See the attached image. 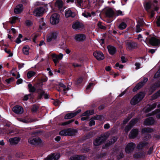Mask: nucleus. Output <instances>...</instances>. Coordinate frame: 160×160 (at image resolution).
Listing matches in <instances>:
<instances>
[{
  "label": "nucleus",
  "instance_id": "nucleus-1",
  "mask_svg": "<svg viewBox=\"0 0 160 160\" xmlns=\"http://www.w3.org/2000/svg\"><path fill=\"white\" fill-rule=\"evenodd\" d=\"M144 93L141 92L136 94L131 99L130 103L132 105H135L140 102L144 98Z\"/></svg>",
  "mask_w": 160,
  "mask_h": 160
},
{
  "label": "nucleus",
  "instance_id": "nucleus-2",
  "mask_svg": "<svg viewBox=\"0 0 160 160\" xmlns=\"http://www.w3.org/2000/svg\"><path fill=\"white\" fill-rule=\"evenodd\" d=\"M109 136L108 133H106L97 138L93 141L94 145L95 146L100 145L108 138Z\"/></svg>",
  "mask_w": 160,
  "mask_h": 160
},
{
  "label": "nucleus",
  "instance_id": "nucleus-3",
  "mask_svg": "<svg viewBox=\"0 0 160 160\" xmlns=\"http://www.w3.org/2000/svg\"><path fill=\"white\" fill-rule=\"evenodd\" d=\"M77 131L75 129L68 128L63 130L60 132L59 134L61 136H70L74 135L76 133Z\"/></svg>",
  "mask_w": 160,
  "mask_h": 160
},
{
  "label": "nucleus",
  "instance_id": "nucleus-4",
  "mask_svg": "<svg viewBox=\"0 0 160 160\" xmlns=\"http://www.w3.org/2000/svg\"><path fill=\"white\" fill-rule=\"evenodd\" d=\"M125 46L128 51H132L138 48V44L137 42L131 41L126 42Z\"/></svg>",
  "mask_w": 160,
  "mask_h": 160
},
{
  "label": "nucleus",
  "instance_id": "nucleus-5",
  "mask_svg": "<svg viewBox=\"0 0 160 160\" xmlns=\"http://www.w3.org/2000/svg\"><path fill=\"white\" fill-rule=\"evenodd\" d=\"M136 147V144L133 142H130L126 146L125 150L126 153H129L132 152Z\"/></svg>",
  "mask_w": 160,
  "mask_h": 160
},
{
  "label": "nucleus",
  "instance_id": "nucleus-6",
  "mask_svg": "<svg viewBox=\"0 0 160 160\" xmlns=\"http://www.w3.org/2000/svg\"><path fill=\"white\" fill-rule=\"evenodd\" d=\"M59 16L56 13L53 14L50 19L51 23L53 25H55L58 23L59 21Z\"/></svg>",
  "mask_w": 160,
  "mask_h": 160
},
{
  "label": "nucleus",
  "instance_id": "nucleus-7",
  "mask_svg": "<svg viewBox=\"0 0 160 160\" xmlns=\"http://www.w3.org/2000/svg\"><path fill=\"white\" fill-rule=\"evenodd\" d=\"M157 2L158 1H157L154 0L153 3H151V2H146L144 5L145 9L148 11L150 9L151 7L152 6V5H153L154 7V10L156 11H157L158 10V8L157 7Z\"/></svg>",
  "mask_w": 160,
  "mask_h": 160
},
{
  "label": "nucleus",
  "instance_id": "nucleus-8",
  "mask_svg": "<svg viewBox=\"0 0 160 160\" xmlns=\"http://www.w3.org/2000/svg\"><path fill=\"white\" fill-rule=\"evenodd\" d=\"M28 142L32 145H39L41 142V140L38 137L30 138L28 140Z\"/></svg>",
  "mask_w": 160,
  "mask_h": 160
},
{
  "label": "nucleus",
  "instance_id": "nucleus-9",
  "mask_svg": "<svg viewBox=\"0 0 160 160\" xmlns=\"http://www.w3.org/2000/svg\"><path fill=\"white\" fill-rule=\"evenodd\" d=\"M94 113L93 110H87L84 113L82 114L81 116H85L81 118V119L82 121L87 120L88 119V116L93 114Z\"/></svg>",
  "mask_w": 160,
  "mask_h": 160
},
{
  "label": "nucleus",
  "instance_id": "nucleus-10",
  "mask_svg": "<svg viewBox=\"0 0 160 160\" xmlns=\"http://www.w3.org/2000/svg\"><path fill=\"white\" fill-rule=\"evenodd\" d=\"M149 43L151 45L157 46L159 45L160 43V40L154 37H152L149 39Z\"/></svg>",
  "mask_w": 160,
  "mask_h": 160
},
{
  "label": "nucleus",
  "instance_id": "nucleus-11",
  "mask_svg": "<svg viewBox=\"0 0 160 160\" xmlns=\"http://www.w3.org/2000/svg\"><path fill=\"white\" fill-rule=\"evenodd\" d=\"M148 80V78H144L143 80L137 85L133 88V92H135L140 89L145 84V83L147 82Z\"/></svg>",
  "mask_w": 160,
  "mask_h": 160
},
{
  "label": "nucleus",
  "instance_id": "nucleus-12",
  "mask_svg": "<svg viewBox=\"0 0 160 160\" xmlns=\"http://www.w3.org/2000/svg\"><path fill=\"white\" fill-rule=\"evenodd\" d=\"M44 8L42 7H40L36 8L33 11L34 15L36 16H39L44 12Z\"/></svg>",
  "mask_w": 160,
  "mask_h": 160
},
{
  "label": "nucleus",
  "instance_id": "nucleus-13",
  "mask_svg": "<svg viewBox=\"0 0 160 160\" xmlns=\"http://www.w3.org/2000/svg\"><path fill=\"white\" fill-rule=\"evenodd\" d=\"M148 144L146 141H141L137 145V148L139 150H142L144 148H148Z\"/></svg>",
  "mask_w": 160,
  "mask_h": 160
},
{
  "label": "nucleus",
  "instance_id": "nucleus-14",
  "mask_svg": "<svg viewBox=\"0 0 160 160\" xmlns=\"http://www.w3.org/2000/svg\"><path fill=\"white\" fill-rule=\"evenodd\" d=\"M63 55L62 53H60L58 55H57L55 54H53L52 55V57L54 63L56 64L58 62L59 60L61 59Z\"/></svg>",
  "mask_w": 160,
  "mask_h": 160
},
{
  "label": "nucleus",
  "instance_id": "nucleus-15",
  "mask_svg": "<svg viewBox=\"0 0 160 160\" xmlns=\"http://www.w3.org/2000/svg\"><path fill=\"white\" fill-rule=\"evenodd\" d=\"M84 25L82 23L78 22H74L72 25V28L75 30H81L84 28Z\"/></svg>",
  "mask_w": 160,
  "mask_h": 160
},
{
  "label": "nucleus",
  "instance_id": "nucleus-16",
  "mask_svg": "<svg viewBox=\"0 0 160 160\" xmlns=\"http://www.w3.org/2000/svg\"><path fill=\"white\" fill-rule=\"evenodd\" d=\"M74 39L78 42H83L86 39V36L83 34H78L75 35Z\"/></svg>",
  "mask_w": 160,
  "mask_h": 160
},
{
  "label": "nucleus",
  "instance_id": "nucleus-17",
  "mask_svg": "<svg viewBox=\"0 0 160 160\" xmlns=\"http://www.w3.org/2000/svg\"><path fill=\"white\" fill-rule=\"evenodd\" d=\"M60 157L59 154L52 153L48 155L44 160H58Z\"/></svg>",
  "mask_w": 160,
  "mask_h": 160
},
{
  "label": "nucleus",
  "instance_id": "nucleus-18",
  "mask_svg": "<svg viewBox=\"0 0 160 160\" xmlns=\"http://www.w3.org/2000/svg\"><path fill=\"white\" fill-rule=\"evenodd\" d=\"M94 56L98 60H101L104 58V56L102 53L100 51L94 52L93 53Z\"/></svg>",
  "mask_w": 160,
  "mask_h": 160
},
{
  "label": "nucleus",
  "instance_id": "nucleus-19",
  "mask_svg": "<svg viewBox=\"0 0 160 160\" xmlns=\"http://www.w3.org/2000/svg\"><path fill=\"white\" fill-rule=\"evenodd\" d=\"M57 33L55 32H51L50 33L47 37V41L49 42L55 39L57 37Z\"/></svg>",
  "mask_w": 160,
  "mask_h": 160
},
{
  "label": "nucleus",
  "instance_id": "nucleus-20",
  "mask_svg": "<svg viewBox=\"0 0 160 160\" xmlns=\"http://www.w3.org/2000/svg\"><path fill=\"white\" fill-rule=\"evenodd\" d=\"M13 111L17 114H21L23 112L22 108L20 106L17 105L14 106L12 108Z\"/></svg>",
  "mask_w": 160,
  "mask_h": 160
},
{
  "label": "nucleus",
  "instance_id": "nucleus-21",
  "mask_svg": "<svg viewBox=\"0 0 160 160\" xmlns=\"http://www.w3.org/2000/svg\"><path fill=\"white\" fill-rule=\"evenodd\" d=\"M81 111V109H78L77 111L74 112H71L67 114L65 116L66 119H69L77 115L78 113Z\"/></svg>",
  "mask_w": 160,
  "mask_h": 160
},
{
  "label": "nucleus",
  "instance_id": "nucleus-22",
  "mask_svg": "<svg viewBox=\"0 0 160 160\" xmlns=\"http://www.w3.org/2000/svg\"><path fill=\"white\" fill-rule=\"evenodd\" d=\"M38 92L39 94L38 96V98L41 99L42 96H44V98L45 99H48L49 98V95L47 93H46L43 90L40 89L39 90Z\"/></svg>",
  "mask_w": 160,
  "mask_h": 160
},
{
  "label": "nucleus",
  "instance_id": "nucleus-23",
  "mask_svg": "<svg viewBox=\"0 0 160 160\" xmlns=\"http://www.w3.org/2000/svg\"><path fill=\"white\" fill-rule=\"evenodd\" d=\"M154 122V119L152 117L147 118L144 121V124L145 125L148 126L153 124Z\"/></svg>",
  "mask_w": 160,
  "mask_h": 160
},
{
  "label": "nucleus",
  "instance_id": "nucleus-24",
  "mask_svg": "<svg viewBox=\"0 0 160 160\" xmlns=\"http://www.w3.org/2000/svg\"><path fill=\"white\" fill-rule=\"evenodd\" d=\"M138 133V129H133L131 131L129 136L130 138H133L136 137Z\"/></svg>",
  "mask_w": 160,
  "mask_h": 160
},
{
  "label": "nucleus",
  "instance_id": "nucleus-25",
  "mask_svg": "<svg viewBox=\"0 0 160 160\" xmlns=\"http://www.w3.org/2000/svg\"><path fill=\"white\" fill-rule=\"evenodd\" d=\"M20 141V138L19 137H15L9 139V141L12 145H15L18 143Z\"/></svg>",
  "mask_w": 160,
  "mask_h": 160
},
{
  "label": "nucleus",
  "instance_id": "nucleus-26",
  "mask_svg": "<svg viewBox=\"0 0 160 160\" xmlns=\"http://www.w3.org/2000/svg\"><path fill=\"white\" fill-rule=\"evenodd\" d=\"M23 5L22 4L18 5L14 10V12L16 14L20 13L23 10Z\"/></svg>",
  "mask_w": 160,
  "mask_h": 160
},
{
  "label": "nucleus",
  "instance_id": "nucleus-27",
  "mask_svg": "<svg viewBox=\"0 0 160 160\" xmlns=\"http://www.w3.org/2000/svg\"><path fill=\"white\" fill-rule=\"evenodd\" d=\"M117 138L115 137H113L111 139V141L108 142L106 143L104 146H103V148H107L108 147L112 144L114 143L117 140Z\"/></svg>",
  "mask_w": 160,
  "mask_h": 160
},
{
  "label": "nucleus",
  "instance_id": "nucleus-28",
  "mask_svg": "<svg viewBox=\"0 0 160 160\" xmlns=\"http://www.w3.org/2000/svg\"><path fill=\"white\" fill-rule=\"evenodd\" d=\"M85 158L84 156L76 155L71 157L69 160H83Z\"/></svg>",
  "mask_w": 160,
  "mask_h": 160
},
{
  "label": "nucleus",
  "instance_id": "nucleus-29",
  "mask_svg": "<svg viewBox=\"0 0 160 160\" xmlns=\"http://www.w3.org/2000/svg\"><path fill=\"white\" fill-rule=\"evenodd\" d=\"M107 48L109 54L111 55H113L116 52V48L113 46H108Z\"/></svg>",
  "mask_w": 160,
  "mask_h": 160
},
{
  "label": "nucleus",
  "instance_id": "nucleus-30",
  "mask_svg": "<svg viewBox=\"0 0 160 160\" xmlns=\"http://www.w3.org/2000/svg\"><path fill=\"white\" fill-rule=\"evenodd\" d=\"M106 16L109 18H112L115 16V13L111 9H109L107 10L106 12Z\"/></svg>",
  "mask_w": 160,
  "mask_h": 160
},
{
  "label": "nucleus",
  "instance_id": "nucleus-31",
  "mask_svg": "<svg viewBox=\"0 0 160 160\" xmlns=\"http://www.w3.org/2000/svg\"><path fill=\"white\" fill-rule=\"evenodd\" d=\"M65 16L66 17L68 18L71 17L72 18L74 17L75 16V14L72 12L70 10H68L65 11Z\"/></svg>",
  "mask_w": 160,
  "mask_h": 160
},
{
  "label": "nucleus",
  "instance_id": "nucleus-32",
  "mask_svg": "<svg viewBox=\"0 0 160 160\" xmlns=\"http://www.w3.org/2000/svg\"><path fill=\"white\" fill-rule=\"evenodd\" d=\"M157 105L156 103H154L152 105H148L147 106L146 109L145 110L146 112H149L155 108Z\"/></svg>",
  "mask_w": 160,
  "mask_h": 160
},
{
  "label": "nucleus",
  "instance_id": "nucleus-33",
  "mask_svg": "<svg viewBox=\"0 0 160 160\" xmlns=\"http://www.w3.org/2000/svg\"><path fill=\"white\" fill-rule=\"evenodd\" d=\"M145 155V153L144 152H138L135 153L133 155V157L135 158H140L143 157Z\"/></svg>",
  "mask_w": 160,
  "mask_h": 160
},
{
  "label": "nucleus",
  "instance_id": "nucleus-34",
  "mask_svg": "<svg viewBox=\"0 0 160 160\" xmlns=\"http://www.w3.org/2000/svg\"><path fill=\"white\" fill-rule=\"evenodd\" d=\"M153 130L149 128H145L142 129V133H149L152 132Z\"/></svg>",
  "mask_w": 160,
  "mask_h": 160
},
{
  "label": "nucleus",
  "instance_id": "nucleus-35",
  "mask_svg": "<svg viewBox=\"0 0 160 160\" xmlns=\"http://www.w3.org/2000/svg\"><path fill=\"white\" fill-rule=\"evenodd\" d=\"M55 5L56 7L59 8H61L63 6V2L61 0H57L55 2Z\"/></svg>",
  "mask_w": 160,
  "mask_h": 160
},
{
  "label": "nucleus",
  "instance_id": "nucleus-36",
  "mask_svg": "<svg viewBox=\"0 0 160 160\" xmlns=\"http://www.w3.org/2000/svg\"><path fill=\"white\" fill-rule=\"evenodd\" d=\"M29 47L28 46H26L23 47L22 48V52L23 53L26 55H28L29 54Z\"/></svg>",
  "mask_w": 160,
  "mask_h": 160
},
{
  "label": "nucleus",
  "instance_id": "nucleus-37",
  "mask_svg": "<svg viewBox=\"0 0 160 160\" xmlns=\"http://www.w3.org/2000/svg\"><path fill=\"white\" fill-rule=\"evenodd\" d=\"M84 0H77L76 2V5L79 7H82L83 5Z\"/></svg>",
  "mask_w": 160,
  "mask_h": 160
},
{
  "label": "nucleus",
  "instance_id": "nucleus-38",
  "mask_svg": "<svg viewBox=\"0 0 160 160\" xmlns=\"http://www.w3.org/2000/svg\"><path fill=\"white\" fill-rule=\"evenodd\" d=\"M28 88L29 89V91L30 92H33L36 91V88L32 86V84L29 83L28 85Z\"/></svg>",
  "mask_w": 160,
  "mask_h": 160
},
{
  "label": "nucleus",
  "instance_id": "nucleus-39",
  "mask_svg": "<svg viewBox=\"0 0 160 160\" xmlns=\"http://www.w3.org/2000/svg\"><path fill=\"white\" fill-rule=\"evenodd\" d=\"M127 27L126 24L124 22H122L118 26V28L120 30H123L125 29Z\"/></svg>",
  "mask_w": 160,
  "mask_h": 160
},
{
  "label": "nucleus",
  "instance_id": "nucleus-40",
  "mask_svg": "<svg viewBox=\"0 0 160 160\" xmlns=\"http://www.w3.org/2000/svg\"><path fill=\"white\" fill-rule=\"evenodd\" d=\"M35 72L33 71H30L28 72L27 76L28 78H30L33 76L35 75Z\"/></svg>",
  "mask_w": 160,
  "mask_h": 160
},
{
  "label": "nucleus",
  "instance_id": "nucleus-41",
  "mask_svg": "<svg viewBox=\"0 0 160 160\" xmlns=\"http://www.w3.org/2000/svg\"><path fill=\"white\" fill-rule=\"evenodd\" d=\"M98 28L103 30H105L106 28V27L105 26L103 23L100 22H99L98 24Z\"/></svg>",
  "mask_w": 160,
  "mask_h": 160
},
{
  "label": "nucleus",
  "instance_id": "nucleus-42",
  "mask_svg": "<svg viewBox=\"0 0 160 160\" xmlns=\"http://www.w3.org/2000/svg\"><path fill=\"white\" fill-rule=\"evenodd\" d=\"M137 25L141 26V27H142L144 24L143 19L142 18L139 19L137 21Z\"/></svg>",
  "mask_w": 160,
  "mask_h": 160
},
{
  "label": "nucleus",
  "instance_id": "nucleus-43",
  "mask_svg": "<svg viewBox=\"0 0 160 160\" xmlns=\"http://www.w3.org/2000/svg\"><path fill=\"white\" fill-rule=\"evenodd\" d=\"M59 85L61 87H62L63 88V90L64 92L67 91L68 90L69 88L68 87L67 88H66V86L62 83H59Z\"/></svg>",
  "mask_w": 160,
  "mask_h": 160
},
{
  "label": "nucleus",
  "instance_id": "nucleus-44",
  "mask_svg": "<svg viewBox=\"0 0 160 160\" xmlns=\"http://www.w3.org/2000/svg\"><path fill=\"white\" fill-rule=\"evenodd\" d=\"M138 121V119L137 118H135L132 120L130 121L129 124L131 126L133 127L134 125Z\"/></svg>",
  "mask_w": 160,
  "mask_h": 160
},
{
  "label": "nucleus",
  "instance_id": "nucleus-45",
  "mask_svg": "<svg viewBox=\"0 0 160 160\" xmlns=\"http://www.w3.org/2000/svg\"><path fill=\"white\" fill-rule=\"evenodd\" d=\"M159 96H160V90L153 95L152 98L153 99H155Z\"/></svg>",
  "mask_w": 160,
  "mask_h": 160
},
{
  "label": "nucleus",
  "instance_id": "nucleus-46",
  "mask_svg": "<svg viewBox=\"0 0 160 160\" xmlns=\"http://www.w3.org/2000/svg\"><path fill=\"white\" fill-rule=\"evenodd\" d=\"M142 27L139 25H137L136 26V32H139L142 30Z\"/></svg>",
  "mask_w": 160,
  "mask_h": 160
},
{
  "label": "nucleus",
  "instance_id": "nucleus-47",
  "mask_svg": "<svg viewBox=\"0 0 160 160\" xmlns=\"http://www.w3.org/2000/svg\"><path fill=\"white\" fill-rule=\"evenodd\" d=\"M39 36V35L38 34H33L32 35V40L33 42L34 43L36 42V40L37 38Z\"/></svg>",
  "mask_w": 160,
  "mask_h": 160
},
{
  "label": "nucleus",
  "instance_id": "nucleus-48",
  "mask_svg": "<svg viewBox=\"0 0 160 160\" xmlns=\"http://www.w3.org/2000/svg\"><path fill=\"white\" fill-rule=\"evenodd\" d=\"M115 13V17L119 15L122 16L123 15V14L122 12L120 10H118Z\"/></svg>",
  "mask_w": 160,
  "mask_h": 160
},
{
  "label": "nucleus",
  "instance_id": "nucleus-49",
  "mask_svg": "<svg viewBox=\"0 0 160 160\" xmlns=\"http://www.w3.org/2000/svg\"><path fill=\"white\" fill-rule=\"evenodd\" d=\"M82 15L84 16L85 17L88 18L89 17H91V15L90 13L85 12L82 13Z\"/></svg>",
  "mask_w": 160,
  "mask_h": 160
},
{
  "label": "nucleus",
  "instance_id": "nucleus-50",
  "mask_svg": "<svg viewBox=\"0 0 160 160\" xmlns=\"http://www.w3.org/2000/svg\"><path fill=\"white\" fill-rule=\"evenodd\" d=\"M11 20L10 21L12 24L15 23L17 20L18 19V18L16 17H13L11 18Z\"/></svg>",
  "mask_w": 160,
  "mask_h": 160
},
{
  "label": "nucleus",
  "instance_id": "nucleus-51",
  "mask_svg": "<svg viewBox=\"0 0 160 160\" xmlns=\"http://www.w3.org/2000/svg\"><path fill=\"white\" fill-rule=\"evenodd\" d=\"M46 24L45 22H43L41 23L39 25V28L41 29H45L46 28Z\"/></svg>",
  "mask_w": 160,
  "mask_h": 160
},
{
  "label": "nucleus",
  "instance_id": "nucleus-52",
  "mask_svg": "<svg viewBox=\"0 0 160 160\" xmlns=\"http://www.w3.org/2000/svg\"><path fill=\"white\" fill-rule=\"evenodd\" d=\"M74 121V120H73V119L70 120L67 122H65L63 123L62 124V125L64 126V125H66L68 124L71 123V122H73Z\"/></svg>",
  "mask_w": 160,
  "mask_h": 160
},
{
  "label": "nucleus",
  "instance_id": "nucleus-53",
  "mask_svg": "<svg viewBox=\"0 0 160 160\" xmlns=\"http://www.w3.org/2000/svg\"><path fill=\"white\" fill-rule=\"evenodd\" d=\"M102 116L101 115H98L93 117L92 119L94 120H99L101 119Z\"/></svg>",
  "mask_w": 160,
  "mask_h": 160
},
{
  "label": "nucleus",
  "instance_id": "nucleus-54",
  "mask_svg": "<svg viewBox=\"0 0 160 160\" xmlns=\"http://www.w3.org/2000/svg\"><path fill=\"white\" fill-rule=\"evenodd\" d=\"M132 127L129 124L128 125H127L125 128V131L126 132H128L129 131L131 128Z\"/></svg>",
  "mask_w": 160,
  "mask_h": 160
},
{
  "label": "nucleus",
  "instance_id": "nucleus-55",
  "mask_svg": "<svg viewBox=\"0 0 160 160\" xmlns=\"http://www.w3.org/2000/svg\"><path fill=\"white\" fill-rule=\"evenodd\" d=\"M124 155L123 152H121L117 156V158L118 159H120L123 158Z\"/></svg>",
  "mask_w": 160,
  "mask_h": 160
},
{
  "label": "nucleus",
  "instance_id": "nucleus-56",
  "mask_svg": "<svg viewBox=\"0 0 160 160\" xmlns=\"http://www.w3.org/2000/svg\"><path fill=\"white\" fill-rule=\"evenodd\" d=\"M153 150V147H151L148 152H147L148 154L149 155L151 154Z\"/></svg>",
  "mask_w": 160,
  "mask_h": 160
},
{
  "label": "nucleus",
  "instance_id": "nucleus-57",
  "mask_svg": "<svg viewBox=\"0 0 160 160\" xmlns=\"http://www.w3.org/2000/svg\"><path fill=\"white\" fill-rule=\"evenodd\" d=\"M4 51L5 52L9 54V56L11 57L12 56V54L11 53V51L10 50L8 49L7 48H5L4 49Z\"/></svg>",
  "mask_w": 160,
  "mask_h": 160
},
{
  "label": "nucleus",
  "instance_id": "nucleus-58",
  "mask_svg": "<svg viewBox=\"0 0 160 160\" xmlns=\"http://www.w3.org/2000/svg\"><path fill=\"white\" fill-rule=\"evenodd\" d=\"M82 81V77L79 78L76 82V84H78L80 83Z\"/></svg>",
  "mask_w": 160,
  "mask_h": 160
},
{
  "label": "nucleus",
  "instance_id": "nucleus-59",
  "mask_svg": "<svg viewBox=\"0 0 160 160\" xmlns=\"http://www.w3.org/2000/svg\"><path fill=\"white\" fill-rule=\"evenodd\" d=\"M14 78H12L8 79H6V81L8 83H9L11 82H12L14 80Z\"/></svg>",
  "mask_w": 160,
  "mask_h": 160
},
{
  "label": "nucleus",
  "instance_id": "nucleus-60",
  "mask_svg": "<svg viewBox=\"0 0 160 160\" xmlns=\"http://www.w3.org/2000/svg\"><path fill=\"white\" fill-rule=\"evenodd\" d=\"M95 124V122L92 119L89 122V126L91 127L92 126L94 125Z\"/></svg>",
  "mask_w": 160,
  "mask_h": 160
},
{
  "label": "nucleus",
  "instance_id": "nucleus-61",
  "mask_svg": "<svg viewBox=\"0 0 160 160\" xmlns=\"http://www.w3.org/2000/svg\"><path fill=\"white\" fill-rule=\"evenodd\" d=\"M61 102L58 100H56L53 103V104L55 106H58L60 104Z\"/></svg>",
  "mask_w": 160,
  "mask_h": 160
},
{
  "label": "nucleus",
  "instance_id": "nucleus-62",
  "mask_svg": "<svg viewBox=\"0 0 160 160\" xmlns=\"http://www.w3.org/2000/svg\"><path fill=\"white\" fill-rule=\"evenodd\" d=\"M160 112V108L156 109L155 110L152 112V115H154Z\"/></svg>",
  "mask_w": 160,
  "mask_h": 160
},
{
  "label": "nucleus",
  "instance_id": "nucleus-63",
  "mask_svg": "<svg viewBox=\"0 0 160 160\" xmlns=\"http://www.w3.org/2000/svg\"><path fill=\"white\" fill-rule=\"evenodd\" d=\"M38 109V107L34 105L32 108V110L33 112H36Z\"/></svg>",
  "mask_w": 160,
  "mask_h": 160
},
{
  "label": "nucleus",
  "instance_id": "nucleus-64",
  "mask_svg": "<svg viewBox=\"0 0 160 160\" xmlns=\"http://www.w3.org/2000/svg\"><path fill=\"white\" fill-rule=\"evenodd\" d=\"M157 26L158 27L160 26V16L157 19Z\"/></svg>",
  "mask_w": 160,
  "mask_h": 160
}]
</instances>
